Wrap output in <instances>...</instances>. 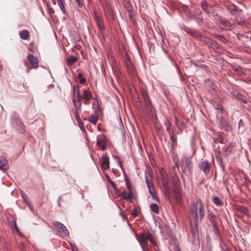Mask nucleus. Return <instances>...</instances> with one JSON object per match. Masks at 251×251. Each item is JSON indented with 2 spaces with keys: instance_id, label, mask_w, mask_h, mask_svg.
<instances>
[{
  "instance_id": "nucleus-61",
  "label": "nucleus",
  "mask_w": 251,
  "mask_h": 251,
  "mask_svg": "<svg viewBox=\"0 0 251 251\" xmlns=\"http://www.w3.org/2000/svg\"><path fill=\"white\" fill-rule=\"evenodd\" d=\"M61 197L60 196L58 199V200H57V204H58V206L60 207L61 206Z\"/></svg>"
},
{
  "instance_id": "nucleus-23",
  "label": "nucleus",
  "mask_w": 251,
  "mask_h": 251,
  "mask_svg": "<svg viewBox=\"0 0 251 251\" xmlns=\"http://www.w3.org/2000/svg\"><path fill=\"white\" fill-rule=\"evenodd\" d=\"M104 9L105 14H109L112 18L114 17L113 9L109 4H107Z\"/></svg>"
},
{
  "instance_id": "nucleus-21",
  "label": "nucleus",
  "mask_w": 251,
  "mask_h": 251,
  "mask_svg": "<svg viewBox=\"0 0 251 251\" xmlns=\"http://www.w3.org/2000/svg\"><path fill=\"white\" fill-rule=\"evenodd\" d=\"M161 183L164 182H170V179L167 173L162 170L160 172Z\"/></svg>"
},
{
  "instance_id": "nucleus-29",
  "label": "nucleus",
  "mask_w": 251,
  "mask_h": 251,
  "mask_svg": "<svg viewBox=\"0 0 251 251\" xmlns=\"http://www.w3.org/2000/svg\"><path fill=\"white\" fill-rule=\"evenodd\" d=\"M173 193L176 201H180L182 199V197L179 190L178 189H174Z\"/></svg>"
},
{
  "instance_id": "nucleus-24",
  "label": "nucleus",
  "mask_w": 251,
  "mask_h": 251,
  "mask_svg": "<svg viewBox=\"0 0 251 251\" xmlns=\"http://www.w3.org/2000/svg\"><path fill=\"white\" fill-rule=\"evenodd\" d=\"M237 210L240 212L243 213L248 217L250 216V214L248 210V208L244 206L240 205L237 207Z\"/></svg>"
},
{
  "instance_id": "nucleus-45",
  "label": "nucleus",
  "mask_w": 251,
  "mask_h": 251,
  "mask_svg": "<svg viewBox=\"0 0 251 251\" xmlns=\"http://www.w3.org/2000/svg\"><path fill=\"white\" fill-rule=\"evenodd\" d=\"M232 69L235 72H241L242 68L237 64L231 65Z\"/></svg>"
},
{
  "instance_id": "nucleus-25",
  "label": "nucleus",
  "mask_w": 251,
  "mask_h": 251,
  "mask_svg": "<svg viewBox=\"0 0 251 251\" xmlns=\"http://www.w3.org/2000/svg\"><path fill=\"white\" fill-rule=\"evenodd\" d=\"M175 128L172 129L171 133L170 134V140L172 143V147H174L177 144V138L174 133Z\"/></svg>"
},
{
  "instance_id": "nucleus-59",
  "label": "nucleus",
  "mask_w": 251,
  "mask_h": 251,
  "mask_svg": "<svg viewBox=\"0 0 251 251\" xmlns=\"http://www.w3.org/2000/svg\"><path fill=\"white\" fill-rule=\"evenodd\" d=\"M78 123L79 126L80 127V129L81 130H85L84 126L83 124V123L81 121V123Z\"/></svg>"
},
{
  "instance_id": "nucleus-35",
  "label": "nucleus",
  "mask_w": 251,
  "mask_h": 251,
  "mask_svg": "<svg viewBox=\"0 0 251 251\" xmlns=\"http://www.w3.org/2000/svg\"><path fill=\"white\" fill-rule=\"evenodd\" d=\"M88 121L93 124H96L98 118L96 115L92 114L88 117Z\"/></svg>"
},
{
  "instance_id": "nucleus-57",
  "label": "nucleus",
  "mask_w": 251,
  "mask_h": 251,
  "mask_svg": "<svg viewBox=\"0 0 251 251\" xmlns=\"http://www.w3.org/2000/svg\"><path fill=\"white\" fill-rule=\"evenodd\" d=\"M226 123H227L225 120L224 119V118H221L220 120V123L222 125L223 127H225V126L226 125Z\"/></svg>"
},
{
  "instance_id": "nucleus-5",
  "label": "nucleus",
  "mask_w": 251,
  "mask_h": 251,
  "mask_svg": "<svg viewBox=\"0 0 251 251\" xmlns=\"http://www.w3.org/2000/svg\"><path fill=\"white\" fill-rule=\"evenodd\" d=\"M141 93L146 106L150 110L152 114L154 115V108L148 94L147 91L144 88H142L141 90Z\"/></svg>"
},
{
  "instance_id": "nucleus-32",
  "label": "nucleus",
  "mask_w": 251,
  "mask_h": 251,
  "mask_svg": "<svg viewBox=\"0 0 251 251\" xmlns=\"http://www.w3.org/2000/svg\"><path fill=\"white\" fill-rule=\"evenodd\" d=\"M164 125L166 127L167 131L171 134V130H172V129L174 128H172L173 126L172 123L169 120L166 119L165 121Z\"/></svg>"
},
{
  "instance_id": "nucleus-14",
  "label": "nucleus",
  "mask_w": 251,
  "mask_h": 251,
  "mask_svg": "<svg viewBox=\"0 0 251 251\" xmlns=\"http://www.w3.org/2000/svg\"><path fill=\"white\" fill-rule=\"evenodd\" d=\"M205 85L207 86L208 91L212 94H215L218 88L214 85L213 82L209 79L205 80Z\"/></svg>"
},
{
  "instance_id": "nucleus-26",
  "label": "nucleus",
  "mask_w": 251,
  "mask_h": 251,
  "mask_svg": "<svg viewBox=\"0 0 251 251\" xmlns=\"http://www.w3.org/2000/svg\"><path fill=\"white\" fill-rule=\"evenodd\" d=\"M20 37L23 40H27L29 37V32L27 30H23L19 33Z\"/></svg>"
},
{
  "instance_id": "nucleus-37",
  "label": "nucleus",
  "mask_w": 251,
  "mask_h": 251,
  "mask_svg": "<svg viewBox=\"0 0 251 251\" xmlns=\"http://www.w3.org/2000/svg\"><path fill=\"white\" fill-rule=\"evenodd\" d=\"M77 60L76 57L72 55L70 57H68L67 59V62L69 65H72L75 63Z\"/></svg>"
},
{
  "instance_id": "nucleus-20",
  "label": "nucleus",
  "mask_w": 251,
  "mask_h": 251,
  "mask_svg": "<svg viewBox=\"0 0 251 251\" xmlns=\"http://www.w3.org/2000/svg\"><path fill=\"white\" fill-rule=\"evenodd\" d=\"M121 196L125 200H130L133 198V194L132 192L124 191L121 193Z\"/></svg>"
},
{
  "instance_id": "nucleus-16",
  "label": "nucleus",
  "mask_w": 251,
  "mask_h": 251,
  "mask_svg": "<svg viewBox=\"0 0 251 251\" xmlns=\"http://www.w3.org/2000/svg\"><path fill=\"white\" fill-rule=\"evenodd\" d=\"M96 143L97 145L100 147L102 151H105L106 149L107 144L104 137L101 136L100 138H97Z\"/></svg>"
},
{
  "instance_id": "nucleus-64",
  "label": "nucleus",
  "mask_w": 251,
  "mask_h": 251,
  "mask_svg": "<svg viewBox=\"0 0 251 251\" xmlns=\"http://www.w3.org/2000/svg\"><path fill=\"white\" fill-rule=\"evenodd\" d=\"M130 19L132 18V14H133V12H127Z\"/></svg>"
},
{
  "instance_id": "nucleus-15",
  "label": "nucleus",
  "mask_w": 251,
  "mask_h": 251,
  "mask_svg": "<svg viewBox=\"0 0 251 251\" xmlns=\"http://www.w3.org/2000/svg\"><path fill=\"white\" fill-rule=\"evenodd\" d=\"M9 168L8 162L4 157L0 156V169L4 172L8 170Z\"/></svg>"
},
{
  "instance_id": "nucleus-41",
  "label": "nucleus",
  "mask_w": 251,
  "mask_h": 251,
  "mask_svg": "<svg viewBox=\"0 0 251 251\" xmlns=\"http://www.w3.org/2000/svg\"><path fill=\"white\" fill-rule=\"evenodd\" d=\"M236 21L240 25H243L245 23V18L244 17H236Z\"/></svg>"
},
{
  "instance_id": "nucleus-1",
  "label": "nucleus",
  "mask_w": 251,
  "mask_h": 251,
  "mask_svg": "<svg viewBox=\"0 0 251 251\" xmlns=\"http://www.w3.org/2000/svg\"><path fill=\"white\" fill-rule=\"evenodd\" d=\"M189 209L194 219V222L190 223L191 232L194 238H199L198 220L199 219L201 222L202 221L205 213L202 201L199 199L196 202H191L190 204Z\"/></svg>"
},
{
  "instance_id": "nucleus-4",
  "label": "nucleus",
  "mask_w": 251,
  "mask_h": 251,
  "mask_svg": "<svg viewBox=\"0 0 251 251\" xmlns=\"http://www.w3.org/2000/svg\"><path fill=\"white\" fill-rule=\"evenodd\" d=\"M12 123L13 126L18 132L22 133L25 132V126L19 116L15 115L12 118Z\"/></svg>"
},
{
  "instance_id": "nucleus-9",
  "label": "nucleus",
  "mask_w": 251,
  "mask_h": 251,
  "mask_svg": "<svg viewBox=\"0 0 251 251\" xmlns=\"http://www.w3.org/2000/svg\"><path fill=\"white\" fill-rule=\"evenodd\" d=\"M182 29L195 38L200 39V37H201V33L191 27L184 25Z\"/></svg>"
},
{
  "instance_id": "nucleus-27",
  "label": "nucleus",
  "mask_w": 251,
  "mask_h": 251,
  "mask_svg": "<svg viewBox=\"0 0 251 251\" xmlns=\"http://www.w3.org/2000/svg\"><path fill=\"white\" fill-rule=\"evenodd\" d=\"M57 4L60 8L62 13L64 14H66V10L65 7L64 0H57Z\"/></svg>"
},
{
  "instance_id": "nucleus-18",
  "label": "nucleus",
  "mask_w": 251,
  "mask_h": 251,
  "mask_svg": "<svg viewBox=\"0 0 251 251\" xmlns=\"http://www.w3.org/2000/svg\"><path fill=\"white\" fill-rule=\"evenodd\" d=\"M218 20L221 25L225 26L229 30H231L232 25L228 20L220 17Z\"/></svg>"
},
{
  "instance_id": "nucleus-11",
  "label": "nucleus",
  "mask_w": 251,
  "mask_h": 251,
  "mask_svg": "<svg viewBox=\"0 0 251 251\" xmlns=\"http://www.w3.org/2000/svg\"><path fill=\"white\" fill-rule=\"evenodd\" d=\"M145 181L149 190V192L155 190L154 186L152 183V176L149 173H145Z\"/></svg>"
},
{
  "instance_id": "nucleus-48",
  "label": "nucleus",
  "mask_w": 251,
  "mask_h": 251,
  "mask_svg": "<svg viewBox=\"0 0 251 251\" xmlns=\"http://www.w3.org/2000/svg\"><path fill=\"white\" fill-rule=\"evenodd\" d=\"M114 157L115 160L118 162V163L119 164L120 168L123 170L124 169H123V167L122 165V160L121 158L120 157L117 156H114Z\"/></svg>"
},
{
  "instance_id": "nucleus-53",
  "label": "nucleus",
  "mask_w": 251,
  "mask_h": 251,
  "mask_svg": "<svg viewBox=\"0 0 251 251\" xmlns=\"http://www.w3.org/2000/svg\"><path fill=\"white\" fill-rule=\"evenodd\" d=\"M196 22L198 25H201L203 24V20L202 17H198L196 18Z\"/></svg>"
},
{
  "instance_id": "nucleus-40",
  "label": "nucleus",
  "mask_w": 251,
  "mask_h": 251,
  "mask_svg": "<svg viewBox=\"0 0 251 251\" xmlns=\"http://www.w3.org/2000/svg\"><path fill=\"white\" fill-rule=\"evenodd\" d=\"M200 38L201 39V41L205 42L206 44L209 45V44L211 42L212 39L210 38L207 37L206 36H203L201 35V37H200Z\"/></svg>"
},
{
  "instance_id": "nucleus-42",
  "label": "nucleus",
  "mask_w": 251,
  "mask_h": 251,
  "mask_svg": "<svg viewBox=\"0 0 251 251\" xmlns=\"http://www.w3.org/2000/svg\"><path fill=\"white\" fill-rule=\"evenodd\" d=\"M215 216L213 213L208 212V218L211 223H215Z\"/></svg>"
},
{
  "instance_id": "nucleus-17",
  "label": "nucleus",
  "mask_w": 251,
  "mask_h": 251,
  "mask_svg": "<svg viewBox=\"0 0 251 251\" xmlns=\"http://www.w3.org/2000/svg\"><path fill=\"white\" fill-rule=\"evenodd\" d=\"M215 158L218 161L220 166L222 168L223 171H225V165L223 162V157L221 151H218L215 153Z\"/></svg>"
},
{
  "instance_id": "nucleus-6",
  "label": "nucleus",
  "mask_w": 251,
  "mask_h": 251,
  "mask_svg": "<svg viewBox=\"0 0 251 251\" xmlns=\"http://www.w3.org/2000/svg\"><path fill=\"white\" fill-rule=\"evenodd\" d=\"M52 226L56 229L58 232L62 235L68 236L69 231L64 225L58 221H54L52 223Z\"/></svg>"
},
{
  "instance_id": "nucleus-34",
  "label": "nucleus",
  "mask_w": 251,
  "mask_h": 251,
  "mask_svg": "<svg viewBox=\"0 0 251 251\" xmlns=\"http://www.w3.org/2000/svg\"><path fill=\"white\" fill-rule=\"evenodd\" d=\"M211 48L215 50H217L220 49V45L218 43L212 40L211 42L209 45Z\"/></svg>"
},
{
  "instance_id": "nucleus-49",
  "label": "nucleus",
  "mask_w": 251,
  "mask_h": 251,
  "mask_svg": "<svg viewBox=\"0 0 251 251\" xmlns=\"http://www.w3.org/2000/svg\"><path fill=\"white\" fill-rule=\"evenodd\" d=\"M139 213V209L137 207H134L132 211L131 215L133 217H136Z\"/></svg>"
},
{
  "instance_id": "nucleus-33",
  "label": "nucleus",
  "mask_w": 251,
  "mask_h": 251,
  "mask_svg": "<svg viewBox=\"0 0 251 251\" xmlns=\"http://www.w3.org/2000/svg\"><path fill=\"white\" fill-rule=\"evenodd\" d=\"M213 202L217 206H222L223 205V202L220 199L217 197L215 196L212 199Z\"/></svg>"
},
{
  "instance_id": "nucleus-22",
  "label": "nucleus",
  "mask_w": 251,
  "mask_h": 251,
  "mask_svg": "<svg viewBox=\"0 0 251 251\" xmlns=\"http://www.w3.org/2000/svg\"><path fill=\"white\" fill-rule=\"evenodd\" d=\"M93 17L95 19L96 23L103 21L102 15L99 14L97 11H95L94 12Z\"/></svg>"
},
{
  "instance_id": "nucleus-46",
  "label": "nucleus",
  "mask_w": 251,
  "mask_h": 251,
  "mask_svg": "<svg viewBox=\"0 0 251 251\" xmlns=\"http://www.w3.org/2000/svg\"><path fill=\"white\" fill-rule=\"evenodd\" d=\"M126 65L128 69V70L130 72L133 70V68L131 64V61L128 58L127 61L126 62Z\"/></svg>"
},
{
  "instance_id": "nucleus-55",
  "label": "nucleus",
  "mask_w": 251,
  "mask_h": 251,
  "mask_svg": "<svg viewBox=\"0 0 251 251\" xmlns=\"http://www.w3.org/2000/svg\"><path fill=\"white\" fill-rule=\"evenodd\" d=\"M226 125L224 127L226 131H231L232 129V127L231 125H230L228 123H226Z\"/></svg>"
},
{
  "instance_id": "nucleus-47",
  "label": "nucleus",
  "mask_w": 251,
  "mask_h": 251,
  "mask_svg": "<svg viewBox=\"0 0 251 251\" xmlns=\"http://www.w3.org/2000/svg\"><path fill=\"white\" fill-rule=\"evenodd\" d=\"M149 193L151 194V197H152V199L154 200V201H159V199L156 195V192H155V190H154V191H151V192H149Z\"/></svg>"
},
{
  "instance_id": "nucleus-28",
  "label": "nucleus",
  "mask_w": 251,
  "mask_h": 251,
  "mask_svg": "<svg viewBox=\"0 0 251 251\" xmlns=\"http://www.w3.org/2000/svg\"><path fill=\"white\" fill-rule=\"evenodd\" d=\"M234 96H235L237 99H238L239 100H241L243 103H247L248 101L246 97L242 95L241 93L236 92V95L234 94Z\"/></svg>"
},
{
  "instance_id": "nucleus-10",
  "label": "nucleus",
  "mask_w": 251,
  "mask_h": 251,
  "mask_svg": "<svg viewBox=\"0 0 251 251\" xmlns=\"http://www.w3.org/2000/svg\"><path fill=\"white\" fill-rule=\"evenodd\" d=\"M200 169L205 175H207L211 169V165L207 160L202 161L199 164Z\"/></svg>"
},
{
  "instance_id": "nucleus-31",
  "label": "nucleus",
  "mask_w": 251,
  "mask_h": 251,
  "mask_svg": "<svg viewBox=\"0 0 251 251\" xmlns=\"http://www.w3.org/2000/svg\"><path fill=\"white\" fill-rule=\"evenodd\" d=\"M234 148V146L230 143L224 150V153L226 155H229L232 151L233 148Z\"/></svg>"
},
{
  "instance_id": "nucleus-7",
  "label": "nucleus",
  "mask_w": 251,
  "mask_h": 251,
  "mask_svg": "<svg viewBox=\"0 0 251 251\" xmlns=\"http://www.w3.org/2000/svg\"><path fill=\"white\" fill-rule=\"evenodd\" d=\"M28 60L29 61V63H30L32 67L31 68H29V66H27V62H25V66H27V72H29V69H36L39 67V60L37 58V57L35 56L33 54L29 53L28 54V56L27 57Z\"/></svg>"
},
{
  "instance_id": "nucleus-2",
  "label": "nucleus",
  "mask_w": 251,
  "mask_h": 251,
  "mask_svg": "<svg viewBox=\"0 0 251 251\" xmlns=\"http://www.w3.org/2000/svg\"><path fill=\"white\" fill-rule=\"evenodd\" d=\"M73 102L75 107L72 112L77 123H81V118L79 116V113L81 111V102L80 101V94L79 88L74 87L73 97Z\"/></svg>"
},
{
  "instance_id": "nucleus-51",
  "label": "nucleus",
  "mask_w": 251,
  "mask_h": 251,
  "mask_svg": "<svg viewBox=\"0 0 251 251\" xmlns=\"http://www.w3.org/2000/svg\"><path fill=\"white\" fill-rule=\"evenodd\" d=\"M97 25L100 31H102L105 29V26L103 24V21L100 23H97Z\"/></svg>"
},
{
  "instance_id": "nucleus-52",
  "label": "nucleus",
  "mask_w": 251,
  "mask_h": 251,
  "mask_svg": "<svg viewBox=\"0 0 251 251\" xmlns=\"http://www.w3.org/2000/svg\"><path fill=\"white\" fill-rule=\"evenodd\" d=\"M109 183L112 185L115 192H119V189L115 185L114 182L112 180L109 181Z\"/></svg>"
},
{
  "instance_id": "nucleus-3",
  "label": "nucleus",
  "mask_w": 251,
  "mask_h": 251,
  "mask_svg": "<svg viewBox=\"0 0 251 251\" xmlns=\"http://www.w3.org/2000/svg\"><path fill=\"white\" fill-rule=\"evenodd\" d=\"M182 162L184 168L183 172L188 176H191L193 173V167L191 158L187 156H184L182 158Z\"/></svg>"
},
{
  "instance_id": "nucleus-62",
  "label": "nucleus",
  "mask_w": 251,
  "mask_h": 251,
  "mask_svg": "<svg viewBox=\"0 0 251 251\" xmlns=\"http://www.w3.org/2000/svg\"><path fill=\"white\" fill-rule=\"evenodd\" d=\"M174 118H175V124L176 125H178V123H179V119H178V117L176 116H175Z\"/></svg>"
},
{
  "instance_id": "nucleus-36",
  "label": "nucleus",
  "mask_w": 251,
  "mask_h": 251,
  "mask_svg": "<svg viewBox=\"0 0 251 251\" xmlns=\"http://www.w3.org/2000/svg\"><path fill=\"white\" fill-rule=\"evenodd\" d=\"M150 208L152 211L155 213H158L159 212V207L156 203H152L150 205Z\"/></svg>"
},
{
  "instance_id": "nucleus-43",
  "label": "nucleus",
  "mask_w": 251,
  "mask_h": 251,
  "mask_svg": "<svg viewBox=\"0 0 251 251\" xmlns=\"http://www.w3.org/2000/svg\"><path fill=\"white\" fill-rule=\"evenodd\" d=\"M125 182H126V184L127 186V189H128V191L132 192L131 187L129 183V179H128V178L127 177V176H126V175L125 174Z\"/></svg>"
},
{
  "instance_id": "nucleus-12",
  "label": "nucleus",
  "mask_w": 251,
  "mask_h": 251,
  "mask_svg": "<svg viewBox=\"0 0 251 251\" xmlns=\"http://www.w3.org/2000/svg\"><path fill=\"white\" fill-rule=\"evenodd\" d=\"M92 97V93L88 90H84L82 93V95L80 96V100L83 99L84 100V104L87 105L89 103L90 100Z\"/></svg>"
},
{
  "instance_id": "nucleus-58",
  "label": "nucleus",
  "mask_w": 251,
  "mask_h": 251,
  "mask_svg": "<svg viewBox=\"0 0 251 251\" xmlns=\"http://www.w3.org/2000/svg\"><path fill=\"white\" fill-rule=\"evenodd\" d=\"M215 108H216V109L220 110H221L222 111L223 110V106H222V105L221 104H220V103H218V104L216 105V107H215Z\"/></svg>"
},
{
  "instance_id": "nucleus-63",
  "label": "nucleus",
  "mask_w": 251,
  "mask_h": 251,
  "mask_svg": "<svg viewBox=\"0 0 251 251\" xmlns=\"http://www.w3.org/2000/svg\"><path fill=\"white\" fill-rule=\"evenodd\" d=\"M48 9H49V12L50 15H51V14H53L54 13L53 9L52 8L49 7Z\"/></svg>"
},
{
  "instance_id": "nucleus-19",
  "label": "nucleus",
  "mask_w": 251,
  "mask_h": 251,
  "mask_svg": "<svg viewBox=\"0 0 251 251\" xmlns=\"http://www.w3.org/2000/svg\"><path fill=\"white\" fill-rule=\"evenodd\" d=\"M200 6L204 13H205L206 14H209L210 13L209 5L205 1H202L201 2Z\"/></svg>"
},
{
  "instance_id": "nucleus-39",
  "label": "nucleus",
  "mask_w": 251,
  "mask_h": 251,
  "mask_svg": "<svg viewBox=\"0 0 251 251\" xmlns=\"http://www.w3.org/2000/svg\"><path fill=\"white\" fill-rule=\"evenodd\" d=\"M77 78L78 79L79 82L80 84H84L86 83V79H85V78L83 77L82 74L79 73L78 75Z\"/></svg>"
},
{
  "instance_id": "nucleus-54",
  "label": "nucleus",
  "mask_w": 251,
  "mask_h": 251,
  "mask_svg": "<svg viewBox=\"0 0 251 251\" xmlns=\"http://www.w3.org/2000/svg\"><path fill=\"white\" fill-rule=\"evenodd\" d=\"M34 42H31L29 44L30 47L28 48V50L31 52H34L35 51V49L34 48Z\"/></svg>"
},
{
  "instance_id": "nucleus-60",
  "label": "nucleus",
  "mask_w": 251,
  "mask_h": 251,
  "mask_svg": "<svg viewBox=\"0 0 251 251\" xmlns=\"http://www.w3.org/2000/svg\"><path fill=\"white\" fill-rule=\"evenodd\" d=\"M71 246L72 251H78L75 245L71 244Z\"/></svg>"
},
{
  "instance_id": "nucleus-13",
  "label": "nucleus",
  "mask_w": 251,
  "mask_h": 251,
  "mask_svg": "<svg viewBox=\"0 0 251 251\" xmlns=\"http://www.w3.org/2000/svg\"><path fill=\"white\" fill-rule=\"evenodd\" d=\"M101 167L103 170H107L110 168L109 158L106 154H103L101 157Z\"/></svg>"
},
{
  "instance_id": "nucleus-8",
  "label": "nucleus",
  "mask_w": 251,
  "mask_h": 251,
  "mask_svg": "<svg viewBox=\"0 0 251 251\" xmlns=\"http://www.w3.org/2000/svg\"><path fill=\"white\" fill-rule=\"evenodd\" d=\"M169 182H161L160 189L166 197L170 198L172 196L171 190L169 185Z\"/></svg>"
},
{
  "instance_id": "nucleus-30",
  "label": "nucleus",
  "mask_w": 251,
  "mask_h": 251,
  "mask_svg": "<svg viewBox=\"0 0 251 251\" xmlns=\"http://www.w3.org/2000/svg\"><path fill=\"white\" fill-rule=\"evenodd\" d=\"M124 7L127 12H133V8L129 1H126L123 3Z\"/></svg>"
},
{
  "instance_id": "nucleus-50",
  "label": "nucleus",
  "mask_w": 251,
  "mask_h": 251,
  "mask_svg": "<svg viewBox=\"0 0 251 251\" xmlns=\"http://www.w3.org/2000/svg\"><path fill=\"white\" fill-rule=\"evenodd\" d=\"M193 64L195 65V66L202 69H206L207 67L206 65L201 64L199 61H196L195 62H194Z\"/></svg>"
},
{
  "instance_id": "nucleus-38",
  "label": "nucleus",
  "mask_w": 251,
  "mask_h": 251,
  "mask_svg": "<svg viewBox=\"0 0 251 251\" xmlns=\"http://www.w3.org/2000/svg\"><path fill=\"white\" fill-rule=\"evenodd\" d=\"M214 140L216 141V142L222 144H224L226 143L224 137L222 135L219 134L216 138H214Z\"/></svg>"
},
{
  "instance_id": "nucleus-56",
  "label": "nucleus",
  "mask_w": 251,
  "mask_h": 251,
  "mask_svg": "<svg viewBox=\"0 0 251 251\" xmlns=\"http://www.w3.org/2000/svg\"><path fill=\"white\" fill-rule=\"evenodd\" d=\"M75 1L77 3L78 6L79 7H82L83 6V0H75Z\"/></svg>"
},
{
  "instance_id": "nucleus-44",
  "label": "nucleus",
  "mask_w": 251,
  "mask_h": 251,
  "mask_svg": "<svg viewBox=\"0 0 251 251\" xmlns=\"http://www.w3.org/2000/svg\"><path fill=\"white\" fill-rule=\"evenodd\" d=\"M215 36L216 38L218 39L221 42L224 43H226L227 42V40L224 36L219 34H216Z\"/></svg>"
}]
</instances>
